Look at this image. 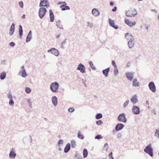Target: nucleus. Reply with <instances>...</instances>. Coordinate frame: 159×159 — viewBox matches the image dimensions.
Returning <instances> with one entry per match:
<instances>
[{
  "mask_svg": "<svg viewBox=\"0 0 159 159\" xmlns=\"http://www.w3.org/2000/svg\"><path fill=\"white\" fill-rule=\"evenodd\" d=\"M60 36V34H57L56 35V38H59Z\"/></svg>",
  "mask_w": 159,
  "mask_h": 159,
  "instance_id": "nucleus-60",
  "label": "nucleus"
},
{
  "mask_svg": "<svg viewBox=\"0 0 159 159\" xmlns=\"http://www.w3.org/2000/svg\"><path fill=\"white\" fill-rule=\"evenodd\" d=\"M1 63L3 65H6L7 64V61L4 60L1 61Z\"/></svg>",
  "mask_w": 159,
  "mask_h": 159,
  "instance_id": "nucleus-51",
  "label": "nucleus"
},
{
  "mask_svg": "<svg viewBox=\"0 0 159 159\" xmlns=\"http://www.w3.org/2000/svg\"><path fill=\"white\" fill-rule=\"evenodd\" d=\"M59 84L57 82H54L51 84L50 85V89L53 93H57L58 91Z\"/></svg>",
  "mask_w": 159,
  "mask_h": 159,
  "instance_id": "nucleus-2",
  "label": "nucleus"
},
{
  "mask_svg": "<svg viewBox=\"0 0 159 159\" xmlns=\"http://www.w3.org/2000/svg\"><path fill=\"white\" fill-rule=\"evenodd\" d=\"M102 138V136L101 134H98L95 137V139H101Z\"/></svg>",
  "mask_w": 159,
  "mask_h": 159,
  "instance_id": "nucleus-45",
  "label": "nucleus"
},
{
  "mask_svg": "<svg viewBox=\"0 0 159 159\" xmlns=\"http://www.w3.org/2000/svg\"><path fill=\"white\" fill-rule=\"evenodd\" d=\"M139 85L140 83L138 81L137 79H134L133 82V86L135 87H139Z\"/></svg>",
  "mask_w": 159,
  "mask_h": 159,
  "instance_id": "nucleus-28",
  "label": "nucleus"
},
{
  "mask_svg": "<svg viewBox=\"0 0 159 159\" xmlns=\"http://www.w3.org/2000/svg\"><path fill=\"white\" fill-rule=\"evenodd\" d=\"M108 149V144L107 143H105L102 150L103 152H107Z\"/></svg>",
  "mask_w": 159,
  "mask_h": 159,
  "instance_id": "nucleus-32",
  "label": "nucleus"
},
{
  "mask_svg": "<svg viewBox=\"0 0 159 159\" xmlns=\"http://www.w3.org/2000/svg\"><path fill=\"white\" fill-rule=\"evenodd\" d=\"M131 101L133 104H135L138 102L137 96L136 95H134L130 99Z\"/></svg>",
  "mask_w": 159,
  "mask_h": 159,
  "instance_id": "nucleus-20",
  "label": "nucleus"
},
{
  "mask_svg": "<svg viewBox=\"0 0 159 159\" xmlns=\"http://www.w3.org/2000/svg\"><path fill=\"white\" fill-rule=\"evenodd\" d=\"M47 12V9L45 7H41L39 10V16L40 18L42 19L44 16Z\"/></svg>",
  "mask_w": 159,
  "mask_h": 159,
  "instance_id": "nucleus-4",
  "label": "nucleus"
},
{
  "mask_svg": "<svg viewBox=\"0 0 159 159\" xmlns=\"http://www.w3.org/2000/svg\"><path fill=\"white\" fill-rule=\"evenodd\" d=\"M125 38L128 41V45L129 48H132L135 44L134 38L132 34L129 33L125 34Z\"/></svg>",
  "mask_w": 159,
  "mask_h": 159,
  "instance_id": "nucleus-1",
  "label": "nucleus"
},
{
  "mask_svg": "<svg viewBox=\"0 0 159 159\" xmlns=\"http://www.w3.org/2000/svg\"><path fill=\"white\" fill-rule=\"evenodd\" d=\"M144 151L151 157H152L153 156V150L151 144L146 147Z\"/></svg>",
  "mask_w": 159,
  "mask_h": 159,
  "instance_id": "nucleus-3",
  "label": "nucleus"
},
{
  "mask_svg": "<svg viewBox=\"0 0 159 159\" xmlns=\"http://www.w3.org/2000/svg\"><path fill=\"white\" fill-rule=\"evenodd\" d=\"M66 39H65L63 41H62L61 43V47L62 48H64V45L66 43Z\"/></svg>",
  "mask_w": 159,
  "mask_h": 159,
  "instance_id": "nucleus-33",
  "label": "nucleus"
},
{
  "mask_svg": "<svg viewBox=\"0 0 159 159\" xmlns=\"http://www.w3.org/2000/svg\"><path fill=\"white\" fill-rule=\"evenodd\" d=\"M49 13L50 21L51 22H53L54 21V15L53 14L52 11L51 10H49Z\"/></svg>",
  "mask_w": 159,
  "mask_h": 159,
  "instance_id": "nucleus-24",
  "label": "nucleus"
},
{
  "mask_svg": "<svg viewBox=\"0 0 159 159\" xmlns=\"http://www.w3.org/2000/svg\"><path fill=\"white\" fill-rule=\"evenodd\" d=\"M70 144L69 143L67 144L64 149L65 153H66L69 152L70 148Z\"/></svg>",
  "mask_w": 159,
  "mask_h": 159,
  "instance_id": "nucleus-25",
  "label": "nucleus"
},
{
  "mask_svg": "<svg viewBox=\"0 0 159 159\" xmlns=\"http://www.w3.org/2000/svg\"><path fill=\"white\" fill-rule=\"evenodd\" d=\"M109 25L115 29V30H117L118 29V27L116 25H115V23L114 21L111 19L109 18Z\"/></svg>",
  "mask_w": 159,
  "mask_h": 159,
  "instance_id": "nucleus-16",
  "label": "nucleus"
},
{
  "mask_svg": "<svg viewBox=\"0 0 159 159\" xmlns=\"http://www.w3.org/2000/svg\"><path fill=\"white\" fill-rule=\"evenodd\" d=\"M77 137L79 138L80 139H83L84 138L83 135L80 133V131H79L78 133L77 134Z\"/></svg>",
  "mask_w": 159,
  "mask_h": 159,
  "instance_id": "nucleus-35",
  "label": "nucleus"
},
{
  "mask_svg": "<svg viewBox=\"0 0 159 159\" xmlns=\"http://www.w3.org/2000/svg\"><path fill=\"white\" fill-rule=\"evenodd\" d=\"M88 154L87 150L86 149H84L83 151V155L84 158H85L87 157Z\"/></svg>",
  "mask_w": 159,
  "mask_h": 159,
  "instance_id": "nucleus-34",
  "label": "nucleus"
},
{
  "mask_svg": "<svg viewBox=\"0 0 159 159\" xmlns=\"http://www.w3.org/2000/svg\"><path fill=\"white\" fill-rule=\"evenodd\" d=\"M40 7H45L47 8L49 7V4L47 0H41L39 4Z\"/></svg>",
  "mask_w": 159,
  "mask_h": 159,
  "instance_id": "nucleus-8",
  "label": "nucleus"
},
{
  "mask_svg": "<svg viewBox=\"0 0 159 159\" xmlns=\"http://www.w3.org/2000/svg\"><path fill=\"white\" fill-rule=\"evenodd\" d=\"M56 26L59 28L61 29H63V25L61 23V21L59 20L56 22Z\"/></svg>",
  "mask_w": 159,
  "mask_h": 159,
  "instance_id": "nucleus-26",
  "label": "nucleus"
},
{
  "mask_svg": "<svg viewBox=\"0 0 159 159\" xmlns=\"http://www.w3.org/2000/svg\"><path fill=\"white\" fill-rule=\"evenodd\" d=\"M118 73V70L117 68H115L114 71V74L115 75H117Z\"/></svg>",
  "mask_w": 159,
  "mask_h": 159,
  "instance_id": "nucleus-46",
  "label": "nucleus"
},
{
  "mask_svg": "<svg viewBox=\"0 0 159 159\" xmlns=\"http://www.w3.org/2000/svg\"><path fill=\"white\" fill-rule=\"evenodd\" d=\"M111 63L112 65L114 66V67H115V68L117 67L115 63V61H112Z\"/></svg>",
  "mask_w": 159,
  "mask_h": 159,
  "instance_id": "nucleus-54",
  "label": "nucleus"
},
{
  "mask_svg": "<svg viewBox=\"0 0 159 159\" xmlns=\"http://www.w3.org/2000/svg\"><path fill=\"white\" fill-rule=\"evenodd\" d=\"M6 76V73L4 71L1 73L0 74V79L2 80H4Z\"/></svg>",
  "mask_w": 159,
  "mask_h": 159,
  "instance_id": "nucleus-29",
  "label": "nucleus"
},
{
  "mask_svg": "<svg viewBox=\"0 0 159 159\" xmlns=\"http://www.w3.org/2000/svg\"><path fill=\"white\" fill-rule=\"evenodd\" d=\"M19 4L20 7L21 8H22L23 7V3L22 1H20L19 2Z\"/></svg>",
  "mask_w": 159,
  "mask_h": 159,
  "instance_id": "nucleus-50",
  "label": "nucleus"
},
{
  "mask_svg": "<svg viewBox=\"0 0 159 159\" xmlns=\"http://www.w3.org/2000/svg\"><path fill=\"white\" fill-rule=\"evenodd\" d=\"M109 156L110 158L112 157V152L109 154Z\"/></svg>",
  "mask_w": 159,
  "mask_h": 159,
  "instance_id": "nucleus-62",
  "label": "nucleus"
},
{
  "mask_svg": "<svg viewBox=\"0 0 159 159\" xmlns=\"http://www.w3.org/2000/svg\"><path fill=\"white\" fill-rule=\"evenodd\" d=\"M15 152L16 149L14 148H12L10 150L9 156L10 159H13L16 157V154Z\"/></svg>",
  "mask_w": 159,
  "mask_h": 159,
  "instance_id": "nucleus-9",
  "label": "nucleus"
},
{
  "mask_svg": "<svg viewBox=\"0 0 159 159\" xmlns=\"http://www.w3.org/2000/svg\"><path fill=\"white\" fill-rule=\"evenodd\" d=\"M76 69L80 70L82 73H84L85 72V67L82 63H80L79 64Z\"/></svg>",
  "mask_w": 159,
  "mask_h": 159,
  "instance_id": "nucleus-13",
  "label": "nucleus"
},
{
  "mask_svg": "<svg viewBox=\"0 0 159 159\" xmlns=\"http://www.w3.org/2000/svg\"><path fill=\"white\" fill-rule=\"evenodd\" d=\"M129 100H127L125 102H124L123 104L124 108H125L128 105L129 103Z\"/></svg>",
  "mask_w": 159,
  "mask_h": 159,
  "instance_id": "nucleus-49",
  "label": "nucleus"
},
{
  "mask_svg": "<svg viewBox=\"0 0 159 159\" xmlns=\"http://www.w3.org/2000/svg\"><path fill=\"white\" fill-rule=\"evenodd\" d=\"M92 14L95 17H98L100 14V12L96 8H93L92 10Z\"/></svg>",
  "mask_w": 159,
  "mask_h": 159,
  "instance_id": "nucleus-15",
  "label": "nucleus"
},
{
  "mask_svg": "<svg viewBox=\"0 0 159 159\" xmlns=\"http://www.w3.org/2000/svg\"><path fill=\"white\" fill-rule=\"evenodd\" d=\"M25 91L27 93H29L31 92V89L29 87H26L25 89Z\"/></svg>",
  "mask_w": 159,
  "mask_h": 159,
  "instance_id": "nucleus-44",
  "label": "nucleus"
},
{
  "mask_svg": "<svg viewBox=\"0 0 159 159\" xmlns=\"http://www.w3.org/2000/svg\"><path fill=\"white\" fill-rule=\"evenodd\" d=\"M137 14V11L134 9H130L125 13L126 16L128 17L134 16Z\"/></svg>",
  "mask_w": 159,
  "mask_h": 159,
  "instance_id": "nucleus-5",
  "label": "nucleus"
},
{
  "mask_svg": "<svg viewBox=\"0 0 159 159\" xmlns=\"http://www.w3.org/2000/svg\"><path fill=\"white\" fill-rule=\"evenodd\" d=\"M7 97L9 99L13 98V96L11 92H9L7 94Z\"/></svg>",
  "mask_w": 159,
  "mask_h": 159,
  "instance_id": "nucleus-38",
  "label": "nucleus"
},
{
  "mask_svg": "<svg viewBox=\"0 0 159 159\" xmlns=\"http://www.w3.org/2000/svg\"><path fill=\"white\" fill-rule=\"evenodd\" d=\"M25 15L23 14V16H22L21 18L22 19H24L25 18Z\"/></svg>",
  "mask_w": 159,
  "mask_h": 159,
  "instance_id": "nucleus-64",
  "label": "nucleus"
},
{
  "mask_svg": "<svg viewBox=\"0 0 159 159\" xmlns=\"http://www.w3.org/2000/svg\"><path fill=\"white\" fill-rule=\"evenodd\" d=\"M81 81H82L83 83L84 84V86L85 87H87L86 85L85 84V83L86 82V80H84V79H82L81 80Z\"/></svg>",
  "mask_w": 159,
  "mask_h": 159,
  "instance_id": "nucleus-56",
  "label": "nucleus"
},
{
  "mask_svg": "<svg viewBox=\"0 0 159 159\" xmlns=\"http://www.w3.org/2000/svg\"><path fill=\"white\" fill-rule=\"evenodd\" d=\"M87 26L89 27L90 28H92L93 26V23H90L89 22H88L87 23Z\"/></svg>",
  "mask_w": 159,
  "mask_h": 159,
  "instance_id": "nucleus-47",
  "label": "nucleus"
},
{
  "mask_svg": "<svg viewBox=\"0 0 159 159\" xmlns=\"http://www.w3.org/2000/svg\"><path fill=\"white\" fill-rule=\"evenodd\" d=\"M151 11L152 12H154L155 13H156L157 11L155 9H151Z\"/></svg>",
  "mask_w": 159,
  "mask_h": 159,
  "instance_id": "nucleus-63",
  "label": "nucleus"
},
{
  "mask_svg": "<svg viewBox=\"0 0 159 159\" xmlns=\"http://www.w3.org/2000/svg\"><path fill=\"white\" fill-rule=\"evenodd\" d=\"M32 38V31H30L28 34L26 39V42L28 43L30 42Z\"/></svg>",
  "mask_w": 159,
  "mask_h": 159,
  "instance_id": "nucleus-21",
  "label": "nucleus"
},
{
  "mask_svg": "<svg viewBox=\"0 0 159 159\" xmlns=\"http://www.w3.org/2000/svg\"><path fill=\"white\" fill-rule=\"evenodd\" d=\"M122 135L121 133H119L117 135V138L118 139H119L121 137Z\"/></svg>",
  "mask_w": 159,
  "mask_h": 159,
  "instance_id": "nucleus-58",
  "label": "nucleus"
},
{
  "mask_svg": "<svg viewBox=\"0 0 159 159\" xmlns=\"http://www.w3.org/2000/svg\"><path fill=\"white\" fill-rule=\"evenodd\" d=\"M110 68L108 67L107 68L102 70V73L105 77H107L108 75V74L110 71Z\"/></svg>",
  "mask_w": 159,
  "mask_h": 159,
  "instance_id": "nucleus-23",
  "label": "nucleus"
},
{
  "mask_svg": "<svg viewBox=\"0 0 159 159\" xmlns=\"http://www.w3.org/2000/svg\"><path fill=\"white\" fill-rule=\"evenodd\" d=\"M68 111L69 112H72L74 111V109L73 108H70L68 109Z\"/></svg>",
  "mask_w": 159,
  "mask_h": 159,
  "instance_id": "nucleus-52",
  "label": "nucleus"
},
{
  "mask_svg": "<svg viewBox=\"0 0 159 159\" xmlns=\"http://www.w3.org/2000/svg\"><path fill=\"white\" fill-rule=\"evenodd\" d=\"M114 5V2H110V5L111 6H113Z\"/></svg>",
  "mask_w": 159,
  "mask_h": 159,
  "instance_id": "nucleus-61",
  "label": "nucleus"
},
{
  "mask_svg": "<svg viewBox=\"0 0 159 159\" xmlns=\"http://www.w3.org/2000/svg\"><path fill=\"white\" fill-rule=\"evenodd\" d=\"M19 34L20 37H21L23 35V29L21 25L19 26Z\"/></svg>",
  "mask_w": 159,
  "mask_h": 159,
  "instance_id": "nucleus-30",
  "label": "nucleus"
},
{
  "mask_svg": "<svg viewBox=\"0 0 159 159\" xmlns=\"http://www.w3.org/2000/svg\"><path fill=\"white\" fill-rule=\"evenodd\" d=\"M117 7H115L112 10V11L113 12L116 11L117 10Z\"/></svg>",
  "mask_w": 159,
  "mask_h": 159,
  "instance_id": "nucleus-59",
  "label": "nucleus"
},
{
  "mask_svg": "<svg viewBox=\"0 0 159 159\" xmlns=\"http://www.w3.org/2000/svg\"><path fill=\"white\" fill-rule=\"evenodd\" d=\"M102 117V115L101 113L97 114L95 116V118L97 119H101Z\"/></svg>",
  "mask_w": 159,
  "mask_h": 159,
  "instance_id": "nucleus-36",
  "label": "nucleus"
},
{
  "mask_svg": "<svg viewBox=\"0 0 159 159\" xmlns=\"http://www.w3.org/2000/svg\"><path fill=\"white\" fill-rule=\"evenodd\" d=\"M10 45L12 47L14 46L15 45V43L13 42H11L9 43Z\"/></svg>",
  "mask_w": 159,
  "mask_h": 159,
  "instance_id": "nucleus-55",
  "label": "nucleus"
},
{
  "mask_svg": "<svg viewBox=\"0 0 159 159\" xmlns=\"http://www.w3.org/2000/svg\"><path fill=\"white\" fill-rule=\"evenodd\" d=\"M124 127V125L123 124L121 123H118L115 127V130L116 131H118L123 129Z\"/></svg>",
  "mask_w": 159,
  "mask_h": 159,
  "instance_id": "nucleus-17",
  "label": "nucleus"
},
{
  "mask_svg": "<svg viewBox=\"0 0 159 159\" xmlns=\"http://www.w3.org/2000/svg\"><path fill=\"white\" fill-rule=\"evenodd\" d=\"M125 22L128 25L131 27L134 26L136 24V23L135 21L131 22L128 20H125Z\"/></svg>",
  "mask_w": 159,
  "mask_h": 159,
  "instance_id": "nucleus-22",
  "label": "nucleus"
},
{
  "mask_svg": "<svg viewBox=\"0 0 159 159\" xmlns=\"http://www.w3.org/2000/svg\"><path fill=\"white\" fill-rule=\"evenodd\" d=\"M26 101L28 103L29 107L30 108H32L33 107L32 103L33 102L32 100L30 98H27L26 99Z\"/></svg>",
  "mask_w": 159,
  "mask_h": 159,
  "instance_id": "nucleus-27",
  "label": "nucleus"
},
{
  "mask_svg": "<svg viewBox=\"0 0 159 159\" xmlns=\"http://www.w3.org/2000/svg\"><path fill=\"white\" fill-rule=\"evenodd\" d=\"M15 24L12 23L10 27L9 32V34L10 36H12L14 32L15 29Z\"/></svg>",
  "mask_w": 159,
  "mask_h": 159,
  "instance_id": "nucleus-19",
  "label": "nucleus"
},
{
  "mask_svg": "<svg viewBox=\"0 0 159 159\" xmlns=\"http://www.w3.org/2000/svg\"><path fill=\"white\" fill-rule=\"evenodd\" d=\"M47 52L48 53H51L52 54L54 55L56 57H58L59 55L58 51L55 48H52L48 50Z\"/></svg>",
  "mask_w": 159,
  "mask_h": 159,
  "instance_id": "nucleus-7",
  "label": "nucleus"
},
{
  "mask_svg": "<svg viewBox=\"0 0 159 159\" xmlns=\"http://www.w3.org/2000/svg\"><path fill=\"white\" fill-rule=\"evenodd\" d=\"M9 104L10 106H11V107H12L14 105V101L12 99L9 100Z\"/></svg>",
  "mask_w": 159,
  "mask_h": 159,
  "instance_id": "nucleus-39",
  "label": "nucleus"
},
{
  "mask_svg": "<svg viewBox=\"0 0 159 159\" xmlns=\"http://www.w3.org/2000/svg\"><path fill=\"white\" fill-rule=\"evenodd\" d=\"M148 87L149 89L152 92H155L156 91V87L153 82H151L148 84Z\"/></svg>",
  "mask_w": 159,
  "mask_h": 159,
  "instance_id": "nucleus-12",
  "label": "nucleus"
},
{
  "mask_svg": "<svg viewBox=\"0 0 159 159\" xmlns=\"http://www.w3.org/2000/svg\"><path fill=\"white\" fill-rule=\"evenodd\" d=\"M155 136L159 138V127L156 130L155 133Z\"/></svg>",
  "mask_w": 159,
  "mask_h": 159,
  "instance_id": "nucleus-37",
  "label": "nucleus"
},
{
  "mask_svg": "<svg viewBox=\"0 0 159 159\" xmlns=\"http://www.w3.org/2000/svg\"><path fill=\"white\" fill-rule=\"evenodd\" d=\"M75 157L78 159H82V157H81L79 153H77V152L75 154Z\"/></svg>",
  "mask_w": 159,
  "mask_h": 159,
  "instance_id": "nucleus-41",
  "label": "nucleus"
},
{
  "mask_svg": "<svg viewBox=\"0 0 159 159\" xmlns=\"http://www.w3.org/2000/svg\"><path fill=\"white\" fill-rule=\"evenodd\" d=\"M71 143V147L73 148H75L76 146L75 141L74 140H72Z\"/></svg>",
  "mask_w": 159,
  "mask_h": 159,
  "instance_id": "nucleus-31",
  "label": "nucleus"
},
{
  "mask_svg": "<svg viewBox=\"0 0 159 159\" xmlns=\"http://www.w3.org/2000/svg\"><path fill=\"white\" fill-rule=\"evenodd\" d=\"M117 120L120 122H122L124 123L126 122L127 121L125 115L124 113L120 114L118 116Z\"/></svg>",
  "mask_w": 159,
  "mask_h": 159,
  "instance_id": "nucleus-6",
  "label": "nucleus"
},
{
  "mask_svg": "<svg viewBox=\"0 0 159 159\" xmlns=\"http://www.w3.org/2000/svg\"><path fill=\"white\" fill-rule=\"evenodd\" d=\"M132 111L134 115H138L140 113L139 107L136 106H134L132 108Z\"/></svg>",
  "mask_w": 159,
  "mask_h": 159,
  "instance_id": "nucleus-11",
  "label": "nucleus"
},
{
  "mask_svg": "<svg viewBox=\"0 0 159 159\" xmlns=\"http://www.w3.org/2000/svg\"><path fill=\"white\" fill-rule=\"evenodd\" d=\"M89 64L90 67H91V68L93 70H95L96 69L95 67L94 66L92 61H89Z\"/></svg>",
  "mask_w": 159,
  "mask_h": 159,
  "instance_id": "nucleus-40",
  "label": "nucleus"
},
{
  "mask_svg": "<svg viewBox=\"0 0 159 159\" xmlns=\"http://www.w3.org/2000/svg\"><path fill=\"white\" fill-rule=\"evenodd\" d=\"M62 4L60 7V8H62L66 5V3L65 2H63Z\"/></svg>",
  "mask_w": 159,
  "mask_h": 159,
  "instance_id": "nucleus-53",
  "label": "nucleus"
},
{
  "mask_svg": "<svg viewBox=\"0 0 159 159\" xmlns=\"http://www.w3.org/2000/svg\"><path fill=\"white\" fill-rule=\"evenodd\" d=\"M134 73L132 72H128L126 73V76L128 79L132 81L134 77Z\"/></svg>",
  "mask_w": 159,
  "mask_h": 159,
  "instance_id": "nucleus-14",
  "label": "nucleus"
},
{
  "mask_svg": "<svg viewBox=\"0 0 159 159\" xmlns=\"http://www.w3.org/2000/svg\"><path fill=\"white\" fill-rule=\"evenodd\" d=\"M151 112L154 115H156V111L154 109H153L151 110Z\"/></svg>",
  "mask_w": 159,
  "mask_h": 159,
  "instance_id": "nucleus-57",
  "label": "nucleus"
},
{
  "mask_svg": "<svg viewBox=\"0 0 159 159\" xmlns=\"http://www.w3.org/2000/svg\"><path fill=\"white\" fill-rule=\"evenodd\" d=\"M20 74L22 77L25 78L27 76V74L24 66H21L20 68L19 74L20 75Z\"/></svg>",
  "mask_w": 159,
  "mask_h": 159,
  "instance_id": "nucleus-10",
  "label": "nucleus"
},
{
  "mask_svg": "<svg viewBox=\"0 0 159 159\" xmlns=\"http://www.w3.org/2000/svg\"><path fill=\"white\" fill-rule=\"evenodd\" d=\"M63 143V141L62 139H60L58 143V145L59 147L61 146Z\"/></svg>",
  "mask_w": 159,
  "mask_h": 159,
  "instance_id": "nucleus-42",
  "label": "nucleus"
},
{
  "mask_svg": "<svg viewBox=\"0 0 159 159\" xmlns=\"http://www.w3.org/2000/svg\"><path fill=\"white\" fill-rule=\"evenodd\" d=\"M52 102L54 107H56L58 103L57 98L56 96H53L52 98Z\"/></svg>",
  "mask_w": 159,
  "mask_h": 159,
  "instance_id": "nucleus-18",
  "label": "nucleus"
},
{
  "mask_svg": "<svg viewBox=\"0 0 159 159\" xmlns=\"http://www.w3.org/2000/svg\"><path fill=\"white\" fill-rule=\"evenodd\" d=\"M96 123L99 126L102 125V122L101 120H100L96 121Z\"/></svg>",
  "mask_w": 159,
  "mask_h": 159,
  "instance_id": "nucleus-48",
  "label": "nucleus"
},
{
  "mask_svg": "<svg viewBox=\"0 0 159 159\" xmlns=\"http://www.w3.org/2000/svg\"><path fill=\"white\" fill-rule=\"evenodd\" d=\"M70 8L68 6H65L64 7L61 8V10L62 11H64L66 10H70Z\"/></svg>",
  "mask_w": 159,
  "mask_h": 159,
  "instance_id": "nucleus-43",
  "label": "nucleus"
}]
</instances>
